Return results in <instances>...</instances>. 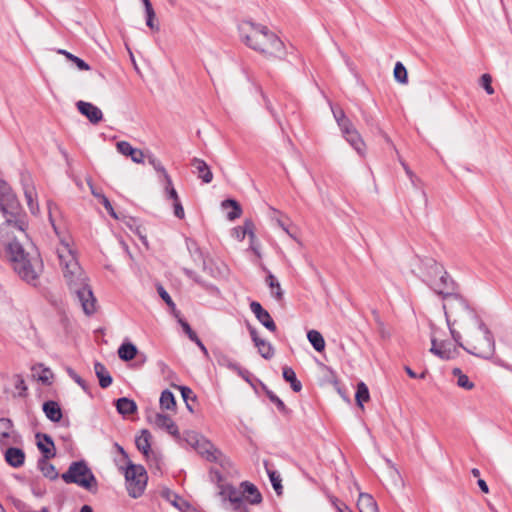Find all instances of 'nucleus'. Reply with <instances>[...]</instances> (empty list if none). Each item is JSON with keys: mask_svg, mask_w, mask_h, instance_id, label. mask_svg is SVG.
<instances>
[{"mask_svg": "<svg viewBox=\"0 0 512 512\" xmlns=\"http://www.w3.org/2000/svg\"><path fill=\"white\" fill-rule=\"evenodd\" d=\"M453 375L457 377V385L466 390H472L474 383L469 380L468 376L462 373L459 368L453 369Z\"/></svg>", "mask_w": 512, "mask_h": 512, "instance_id": "38", "label": "nucleus"}, {"mask_svg": "<svg viewBox=\"0 0 512 512\" xmlns=\"http://www.w3.org/2000/svg\"><path fill=\"white\" fill-rule=\"evenodd\" d=\"M267 397L272 403L276 405L278 410H280L281 412L286 411V405L284 404V402L272 391H267Z\"/></svg>", "mask_w": 512, "mask_h": 512, "instance_id": "51", "label": "nucleus"}, {"mask_svg": "<svg viewBox=\"0 0 512 512\" xmlns=\"http://www.w3.org/2000/svg\"><path fill=\"white\" fill-rule=\"evenodd\" d=\"M183 272L185 273V275L187 277H189L190 279L194 280L195 282L199 283V284H202V281L200 280L199 276L193 271V270H190V269H187V268H184L183 269Z\"/></svg>", "mask_w": 512, "mask_h": 512, "instance_id": "59", "label": "nucleus"}, {"mask_svg": "<svg viewBox=\"0 0 512 512\" xmlns=\"http://www.w3.org/2000/svg\"><path fill=\"white\" fill-rule=\"evenodd\" d=\"M164 181H165L164 190H165L166 198L171 199L173 202L178 201L179 197H178L177 191L175 190V188L173 186L171 177L169 175H166V179H164Z\"/></svg>", "mask_w": 512, "mask_h": 512, "instance_id": "43", "label": "nucleus"}, {"mask_svg": "<svg viewBox=\"0 0 512 512\" xmlns=\"http://www.w3.org/2000/svg\"><path fill=\"white\" fill-rule=\"evenodd\" d=\"M158 293H159L160 297L165 301V303L168 306H170L172 308L175 307V303L173 302V300L170 297L169 293L162 286L158 287Z\"/></svg>", "mask_w": 512, "mask_h": 512, "instance_id": "55", "label": "nucleus"}, {"mask_svg": "<svg viewBox=\"0 0 512 512\" xmlns=\"http://www.w3.org/2000/svg\"><path fill=\"white\" fill-rule=\"evenodd\" d=\"M71 61L78 67L79 70L88 71L90 70V66L81 58L75 56L71 58Z\"/></svg>", "mask_w": 512, "mask_h": 512, "instance_id": "58", "label": "nucleus"}, {"mask_svg": "<svg viewBox=\"0 0 512 512\" xmlns=\"http://www.w3.org/2000/svg\"><path fill=\"white\" fill-rule=\"evenodd\" d=\"M52 377V374L49 369H44L42 375L39 376V380H41L43 383L50 384V378Z\"/></svg>", "mask_w": 512, "mask_h": 512, "instance_id": "60", "label": "nucleus"}, {"mask_svg": "<svg viewBox=\"0 0 512 512\" xmlns=\"http://www.w3.org/2000/svg\"><path fill=\"white\" fill-rule=\"evenodd\" d=\"M94 371L97 378L99 379V385L101 388H107L112 384V377L102 363L95 362Z\"/></svg>", "mask_w": 512, "mask_h": 512, "instance_id": "26", "label": "nucleus"}, {"mask_svg": "<svg viewBox=\"0 0 512 512\" xmlns=\"http://www.w3.org/2000/svg\"><path fill=\"white\" fill-rule=\"evenodd\" d=\"M210 477L213 481H217L218 483L222 481V474L217 469L210 470Z\"/></svg>", "mask_w": 512, "mask_h": 512, "instance_id": "63", "label": "nucleus"}, {"mask_svg": "<svg viewBox=\"0 0 512 512\" xmlns=\"http://www.w3.org/2000/svg\"><path fill=\"white\" fill-rule=\"evenodd\" d=\"M21 184L29 210L32 214L36 215L39 212V205L36 188L31 179V176L27 173L21 174Z\"/></svg>", "mask_w": 512, "mask_h": 512, "instance_id": "12", "label": "nucleus"}, {"mask_svg": "<svg viewBox=\"0 0 512 512\" xmlns=\"http://www.w3.org/2000/svg\"><path fill=\"white\" fill-rule=\"evenodd\" d=\"M394 77L401 84H406L408 81L407 70L401 62L395 64Z\"/></svg>", "mask_w": 512, "mask_h": 512, "instance_id": "42", "label": "nucleus"}, {"mask_svg": "<svg viewBox=\"0 0 512 512\" xmlns=\"http://www.w3.org/2000/svg\"><path fill=\"white\" fill-rule=\"evenodd\" d=\"M15 436L12 420L9 418H0V446H8L10 444V438H13V442H16Z\"/></svg>", "mask_w": 512, "mask_h": 512, "instance_id": "20", "label": "nucleus"}, {"mask_svg": "<svg viewBox=\"0 0 512 512\" xmlns=\"http://www.w3.org/2000/svg\"><path fill=\"white\" fill-rule=\"evenodd\" d=\"M257 349H258V352L259 354L264 358V359H271L274 354H275V350H274V347L272 346V344L270 342H267L266 340L264 339H260L258 342H256L254 344Z\"/></svg>", "mask_w": 512, "mask_h": 512, "instance_id": "34", "label": "nucleus"}, {"mask_svg": "<svg viewBox=\"0 0 512 512\" xmlns=\"http://www.w3.org/2000/svg\"><path fill=\"white\" fill-rule=\"evenodd\" d=\"M370 399L369 389L364 382L357 384V390L355 394V400L359 407L363 408V403L368 402Z\"/></svg>", "mask_w": 512, "mask_h": 512, "instance_id": "35", "label": "nucleus"}, {"mask_svg": "<svg viewBox=\"0 0 512 512\" xmlns=\"http://www.w3.org/2000/svg\"><path fill=\"white\" fill-rule=\"evenodd\" d=\"M117 150L125 155L130 156L132 161L135 163H143L144 162V153L140 149H136L131 146V144L127 141H119L116 144Z\"/></svg>", "mask_w": 512, "mask_h": 512, "instance_id": "19", "label": "nucleus"}, {"mask_svg": "<svg viewBox=\"0 0 512 512\" xmlns=\"http://www.w3.org/2000/svg\"><path fill=\"white\" fill-rule=\"evenodd\" d=\"M241 228H242L241 235H238L239 240H243L245 238L246 234H248L251 238L255 237L254 224L251 220H246L244 222V225Z\"/></svg>", "mask_w": 512, "mask_h": 512, "instance_id": "47", "label": "nucleus"}, {"mask_svg": "<svg viewBox=\"0 0 512 512\" xmlns=\"http://www.w3.org/2000/svg\"><path fill=\"white\" fill-rule=\"evenodd\" d=\"M241 41L266 59H283L286 55L282 40L267 26L242 21L238 26Z\"/></svg>", "mask_w": 512, "mask_h": 512, "instance_id": "4", "label": "nucleus"}, {"mask_svg": "<svg viewBox=\"0 0 512 512\" xmlns=\"http://www.w3.org/2000/svg\"><path fill=\"white\" fill-rule=\"evenodd\" d=\"M146 25L154 31H159V24L155 21L156 14L152 5H147L145 8Z\"/></svg>", "mask_w": 512, "mask_h": 512, "instance_id": "41", "label": "nucleus"}, {"mask_svg": "<svg viewBox=\"0 0 512 512\" xmlns=\"http://www.w3.org/2000/svg\"><path fill=\"white\" fill-rule=\"evenodd\" d=\"M184 440L192 446L197 453L209 462H221L222 452L215 445L194 431H188L184 434Z\"/></svg>", "mask_w": 512, "mask_h": 512, "instance_id": "7", "label": "nucleus"}, {"mask_svg": "<svg viewBox=\"0 0 512 512\" xmlns=\"http://www.w3.org/2000/svg\"><path fill=\"white\" fill-rule=\"evenodd\" d=\"M191 166L195 169V173L198 174V177L201 178L204 183H210L212 181L213 174L204 160L194 157L191 160Z\"/></svg>", "mask_w": 512, "mask_h": 512, "instance_id": "21", "label": "nucleus"}, {"mask_svg": "<svg viewBox=\"0 0 512 512\" xmlns=\"http://www.w3.org/2000/svg\"><path fill=\"white\" fill-rule=\"evenodd\" d=\"M126 487L129 496L132 498L140 497L147 485V472L142 465H136L128 461L125 470Z\"/></svg>", "mask_w": 512, "mask_h": 512, "instance_id": "8", "label": "nucleus"}, {"mask_svg": "<svg viewBox=\"0 0 512 512\" xmlns=\"http://www.w3.org/2000/svg\"><path fill=\"white\" fill-rule=\"evenodd\" d=\"M151 434L148 430L144 429L141 431V434L136 437L135 444L137 449L143 453V455L148 458L151 452Z\"/></svg>", "mask_w": 512, "mask_h": 512, "instance_id": "25", "label": "nucleus"}, {"mask_svg": "<svg viewBox=\"0 0 512 512\" xmlns=\"http://www.w3.org/2000/svg\"><path fill=\"white\" fill-rule=\"evenodd\" d=\"M240 488L243 490L244 501L246 500L252 505H257L262 502V495L257 487L251 482L244 481L240 484Z\"/></svg>", "mask_w": 512, "mask_h": 512, "instance_id": "18", "label": "nucleus"}, {"mask_svg": "<svg viewBox=\"0 0 512 512\" xmlns=\"http://www.w3.org/2000/svg\"><path fill=\"white\" fill-rule=\"evenodd\" d=\"M49 459L50 458H40L38 460L37 467L46 478L55 480L58 478V472L56 471L55 466L48 462Z\"/></svg>", "mask_w": 512, "mask_h": 512, "instance_id": "29", "label": "nucleus"}, {"mask_svg": "<svg viewBox=\"0 0 512 512\" xmlns=\"http://www.w3.org/2000/svg\"><path fill=\"white\" fill-rule=\"evenodd\" d=\"M405 173L407 174V176L409 177L410 180H413V179H416V175L415 173L409 168V166L404 162V161H400Z\"/></svg>", "mask_w": 512, "mask_h": 512, "instance_id": "62", "label": "nucleus"}, {"mask_svg": "<svg viewBox=\"0 0 512 512\" xmlns=\"http://www.w3.org/2000/svg\"><path fill=\"white\" fill-rule=\"evenodd\" d=\"M14 387L17 390L19 397H24L26 395L27 386L21 375L14 376Z\"/></svg>", "mask_w": 512, "mask_h": 512, "instance_id": "46", "label": "nucleus"}, {"mask_svg": "<svg viewBox=\"0 0 512 512\" xmlns=\"http://www.w3.org/2000/svg\"><path fill=\"white\" fill-rule=\"evenodd\" d=\"M60 242L56 252L63 276L70 290L75 293L84 313L91 315L96 310V298L87 283V276L80 267L74 252L70 248L69 242L62 238Z\"/></svg>", "mask_w": 512, "mask_h": 512, "instance_id": "2", "label": "nucleus"}, {"mask_svg": "<svg viewBox=\"0 0 512 512\" xmlns=\"http://www.w3.org/2000/svg\"><path fill=\"white\" fill-rule=\"evenodd\" d=\"M61 478L65 483L76 484L91 493L98 491V481L84 460L72 462Z\"/></svg>", "mask_w": 512, "mask_h": 512, "instance_id": "6", "label": "nucleus"}, {"mask_svg": "<svg viewBox=\"0 0 512 512\" xmlns=\"http://www.w3.org/2000/svg\"><path fill=\"white\" fill-rule=\"evenodd\" d=\"M92 193L95 197H97L100 200L101 204L104 206L106 211L110 214V216H112L115 219H118V216L115 213L109 199L104 194L96 193L94 190H92Z\"/></svg>", "mask_w": 512, "mask_h": 512, "instance_id": "45", "label": "nucleus"}, {"mask_svg": "<svg viewBox=\"0 0 512 512\" xmlns=\"http://www.w3.org/2000/svg\"><path fill=\"white\" fill-rule=\"evenodd\" d=\"M457 345L476 357L490 359L495 353L492 332L470 306L452 316L448 324Z\"/></svg>", "mask_w": 512, "mask_h": 512, "instance_id": "1", "label": "nucleus"}, {"mask_svg": "<svg viewBox=\"0 0 512 512\" xmlns=\"http://www.w3.org/2000/svg\"><path fill=\"white\" fill-rule=\"evenodd\" d=\"M11 190V187L3 180H0V198L5 196Z\"/></svg>", "mask_w": 512, "mask_h": 512, "instance_id": "64", "label": "nucleus"}, {"mask_svg": "<svg viewBox=\"0 0 512 512\" xmlns=\"http://www.w3.org/2000/svg\"><path fill=\"white\" fill-rule=\"evenodd\" d=\"M266 283L269 286L271 290L272 296L278 300L281 301L283 299V290L281 288V285L279 281L276 279V277L272 273H268L266 277Z\"/></svg>", "mask_w": 512, "mask_h": 512, "instance_id": "31", "label": "nucleus"}, {"mask_svg": "<svg viewBox=\"0 0 512 512\" xmlns=\"http://www.w3.org/2000/svg\"><path fill=\"white\" fill-rule=\"evenodd\" d=\"M160 406L165 410H174L176 401L173 393L169 390H164L160 396Z\"/></svg>", "mask_w": 512, "mask_h": 512, "instance_id": "37", "label": "nucleus"}, {"mask_svg": "<svg viewBox=\"0 0 512 512\" xmlns=\"http://www.w3.org/2000/svg\"><path fill=\"white\" fill-rule=\"evenodd\" d=\"M116 409L119 414L128 416L136 412L137 405L135 401L126 397H122L116 401Z\"/></svg>", "mask_w": 512, "mask_h": 512, "instance_id": "27", "label": "nucleus"}, {"mask_svg": "<svg viewBox=\"0 0 512 512\" xmlns=\"http://www.w3.org/2000/svg\"><path fill=\"white\" fill-rule=\"evenodd\" d=\"M7 253L13 263L14 271L26 282L33 283L38 279L41 261L36 251H26L22 244L13 240L7 245Z\"/></svg>", "mask_w": 512, "mask_h": 512, "instance_id": "5", "label": "nucleus"}, {"mask_svg": "<svg viewBox=\"0 0 512 512\" xmlns=\"http://www.w3.org/2000/svg\"><path fill=\"white\" fill-rule=\"evenodd\" d=\"M332 111H333L334 117H335L339 127L341 128V131L347 127H350L352 122L346 117V115L342 109H338V110L333 109Z\"/></svg>", "mask_w": 512, "mask_h": 512, "instance_id": "44", "label": "nucleus"}, {"mask_svg": "<svg viewBox=\"0 0 512 512\" xmlns=\"http://www.w3.org/2000/svg\"><path fill=\"white\" fill-rule=\"evenodd\" d=\"M237 374H238L241 378H243L246 382L250 383V376H251V373H250L248 370H246V369H244V368L240 367V368H239V370L237 371Z\"/></svg>", "mask_w": 512, "mask_h": 512, "instance_id": "61", "label": "nucleus"}, {"mask_svg": "<svg viewBox=\"0 0 512 512\" xmlns=\"http://www.w3.org/2000/svg\"><path fill=\"white\" fill-rule=\"evenodd\" d=\"M222 207L225 209L228 207L232 208V210L230 212H228V214H227V218L229 220H235L236 218H239L241 216L242 209H241L239 203L233 199L224 200L222 202Z\"/></svg>", "mask_w": 512, "mask_h": 512, "instance_id": "36", "label": "nucleus"}, {"mask_svg": "<svg viewBox=\"0 0 512 512\" xmlns=\"http://www.w3.org/2000/svg\"><path fill=\"white\" fill-rule=\"evenodd\" d=\"M307 338L317 352H322L324 350L325 340L320 332L317 330H310L307 333Z\"/></svg>", "mask_w": 512, "mask_h": 512, "instance_id": "33", "label": "nucleus"}, {"mask_svg": "<svg viewBox=\"0 0 512 512\" xmlns=\"http://www.w3.org/2000/svg\"><path fill=\"white\" fill-rule=\"evenodd\" d=\"M5 460L13 468H19L25 462V453L20 448L10 447L5 452Z\"/></svg>", "mask_w": 512, "mask_h": 512, "instance_id": "22", "label": "nucleus"}, {"mask_svg": "<svg viewBox=\"0 0 512 512\" xmlns=\"http://www.w3.org/2000/svg\"><path fill=\"white\" fill-rule=\"evenodd\" d=\"M179 389L181 391L182 398L186 402L187 408L190 411H193L191 406L188 404L189 399H191V400L196 399V396L194 395L193 391L189 387H186V386H180Z\"/></svg>", "mask_w": 512, "mask_h": 512, "instance_id": "50", "label": "nucleus"}, {"mask_svg": "<svg viewBox=\"0 0 512 512\" xmlns=\"http://www.w3.org/2000/svg\"><path fill=\"white\" fill-rule=\"evenodd\" d=\"M264 466L266 468L267 474L269 476L270 482H271L274 490L276 491V493L278 495L281 494L282 485H281L280 475L276 471L271 470V469L268 468V462L267 461L264 462Z\"/></svg>", "mask_w": 512, "mask_h": 512, "instance_id": "39", "label": "nucleus"}, {"mask_svg": "<svg viewBox=\"0 0 512 512\" xmlns=\"http://www.w3.org/2000/svg\"><path fill=\"white\" fill-rule=\"evenodd\" d=\"M433 354L437 355L438 357H440L442 359L450 358V351L446 349V344L444 342L439 343V346L436 349V352H434Z\"/></svg>", "mask_w": 512, "mask_h": 512, "instance_id": "54", "label": "nucleus"}, {"mask_svg": "<svg viewBox=\"0 0 512 512\" xmlns=\"http://www.w3.org/2000/svg\"><path fill=\"white\" fill-rule=\"evenodd\" d=\"M67 373L79 386L84 390L87 389L86 382L72 368H67Z\"/></svg>", "mask_w": 512, "mask_h": 512, "instance_id": "56", "label": "nucleus"}, {"mask_svg": "<svg viewBox=\"0 0 512 512\" xmlns=\"http://www.w3.org/2000/svg\"><path fill=\"white\" fill-rule=\"evenodd\" d=\"M148 162L157 172H160L163 175L164 179H166V175L169 174L159 159L151 155L148 157Z\"/></svg>", "mask_w": 512, "mask_h": 512, "instance_id": "49", "label": "nucleus"}, {"mask_svg": "<svg viewBox=\"0 0 512 512\" xmlns=\"http://www.w3.org/2000/svg\"><path fill=\"white\" fill-rule=\"evenodd\" d=\"M480 85L484 88L487 94H494V88L492 86V77L489 74H483L481 76Z\"/></svg>", "mask_w": 512, "mask_h": 512, "instance_id": "48", "label": "nucleus"}, {"mask_svg": "<svg viewBox=\"0 0 512 512\" xmlns=\"http://www.w3.org/2000/svg\"><path fill=\"white\" fill-rule=\"evenodd\" d=\"M137 348L132 343H123L118 349V356L123 361H130L135 358Z\"/></svg>", "mask_w": 512, "mask_h": 512, "instance_id": "32", "label": "nucleus"}, {"mask_svg": "<svg viewBox=\"0 0 512 512\" xmlns=\"http://www.w3.org/2000/svg\"><path fill=\"white\" fill-rule=\"evenodd\" d=\"M161 495L179 510H184L185 508L190 509V504L188 502L169 489H164L161 492Z\"/></svg>", "mask_w": 512, "mask_h": 512, "instance_id": "28", "label": "nucleus"}, {"mask_svg": "<svg viewBox=\"0 0 512 512\" xmlns=\"http://www.w3.org/2000/svg\"><path fill=\"white\" fill-rule=\"evenodd\" d=\"M427 271L423 281L438 295L443 297V310L447 324L452 316L469 307L468 302L457 292L458 286L444 267L435 260L426 262Z\"/></svg>", "mask_w": 512, "mask_h": 512, "instance_id": "3", "label": "nucleus"}, {"mask_svg": "<svg viewBox=\"0 0 512 512\" xmlns=\"http://www.w3.org/2000/svg\"><path fill=\"white\" fill-rule=\"evenodd\" d=\"M21 184L29 210L32 214L36 215L39 212V205L36 188L31 179V176L27 173L21 174Z\"/></svg>", "mask_w": 512, "mask_h": 512, "instance_id": "11", "label": "nucleus"}, {"mask_svg": "<svg viewBox=\"0 0 512 512\" xmlns=\"http://www.w3.org/2000/svg\"><path fill=\"white\" fill-rule=\"evenodd\" d=\"M173 208H174V215L177 218L183 219L185 217L184 208H183L180 200L173 202Z\"/></svg>", "mask_w": 512, "mask_h": 512, "instance_id": "57", "label": "nucleus"}, {"mask_svg": "<svg viewBox=\"0 0 512 512\" xmlns=\"http://www.w3.org/2000/svg\"><path fill=\"white\" fill-rule=\"evenodd\" d=\"M357 506L360 512H379L376 501L367 493H360Z\"/></svg>", "mask_w": 512, "mask_h": 512, "instance_id": "24", "label": "nucleus"}, {"mask_svg": "<svg viewBox=\"0 0 512 512\" xmlns=\"http://www.w3.org/2000/svg\"><path fill=\"white\" fill-rule=\"evenodd\" d=\"M49 222L51 223L54 232L60 237V227L56 224L55 216L59 212L58 206L52 201L47 202Z\"/></svg>", "mask_w": 512, "mask_h": 512, "instance_id": "40", "label": "nucleus"}, {"mask_svg": "<svg viewBox=\"0 0 512 512\" xmlns=\"http://www.w3.org/2000/svg\"><path fill=\"white\" fill-rule=\"evenodd\" d=\"M282 375L286 382L290 383L291 389L294 392H300L302 389L301 382L297 379L295 371L289 367L285 366L282 369Z\"/></svg>", "mask_w": 512, "mask_h": 512, "instance_id": "30", "label": "nucleus"}, {"mask_svg": "<svg viewBox=\"0 0 512 512\" xmlns=\"http://www.w3.org/2000/svg\"><path fill=\"white\" fill-rule=\"evenodd\" d=\"M43 412L52 422H59L62 419V410L56 401L49 400L43 403Z\"/></svg>", "mask_w": 512, "mask_h": 512, "instance_id": "23", "label": "nucleus"}, {"mask_svg": "<svg viewBox=\"0 0 512 512\" xmlns=\"http://www.w3.org/2000/svg\"><path fill=\"white\" fill-rule=\"evenodd\" d=\"M149 421L153 423L156 427L160 429L166 430L169 434L174 437H179V430L175 422L168 415L155 413L152 416H149Z\"/></svg>", "mask_w": 512, "mask_h": 512, "instance_id": "14", "label": "nucleus"}, {"mask_svg": "<svg viewBox=\"0 0 512 512\" xmlns=\"http://www.w3.org/2000/svg\"><path fill=\"white\" fill-rule=\"evenodd\" d=\"M11 503L13 504V506H14V507L19 511V512H31V511L29 510L28 505H27L24 501H22V500H20V499H18V498H14V497H12V498H11Z\"/></svg>", "mask_w": 512, "mask_h": 512, "instance_id": "53", "label": "nucleus"}, {"mask_svg": "<svg viewBox=\"0 0 512 512\" xmlns=\"http://www.w3.org/2000/svg\"><path fill=\"white\" fill-rule=\"evenodd\" d=\"M179 323L183 329V331L185 332V334L188 336V338L193 341L194 339H196L198 336L197 334L192 330L191 326L188 324V322H186L185 320L183 319H179Z\"/></svg>", "mask_w": 512, "mask_h": 512, "instance_id": "52", "label": "nucleus"}, {"mask_svg": "<svg viewBox=\"0 0 512 512\" xmlns=\"http://www.w3.org/2000/svg\"><path fill=\"white\" fill-rule=\"evenodd\" d=\"M220 492L224 500H228L237 512H247L248 508L244 502L243 490L234 487L233 485H219Z\"/></svg>", "mask_w": 512, "mask_h": 512, "instance_id": "9", "label": "nucleus"}, {"mask_svg": "<svg viewBox=\"0 0 512 512\" xmlns=\"http://www.w3.org/2000/svg\"><path fill=\"white\" fill-rule=\"evenodd\" d=\"M250 309L254 313L257 320L270 332H275L277 330L276 324L269 312L265 310L262 305L257 301H252L250 303Z\"/></svg>", "mask_w": 512, "mask_h": 512, "instance_id": "13", "label": "nucleus"}, {"mask_svg": "<svg viewBox=\"0 0 512 512\" xmlns=\"http://www.w3.org/2000/svg\"><path fill=\"white\" fill-rule=\"evenodd\" d=\"M0 210L8 223H12L20 212V204L12 189L0 198Z\"/></svg>", "mask_w": 512, "mask_h": 512, "instance_id": "10", "label": "nucleus"}, {"mask_svg": "<svg viewBox=\"0 0 512 512\" xmlns=\"http://www.w3.org/2000/svg\"><path fill=\"white\" fill-rule=\"evenodd\" d=\"M36 438L39 439L37 446L42 453L41 458H53L56 455L55 445L52 438L47 434H36Z\"/></svg>", "mask_w": 512, "mask_h": 512, "instance_id": "17", "label": "nucleus"}, {"mask_svg": "<svg viewBox=\"0 0 512 512\" xmlns=\"http://www.w3.org/2000/svg\"><path fill=\"white\" fill-rule=\"evenodd\" d=\"M79 112L87 117L93 124L99 123L103 118L102 111L95 105L85 101H78L76 104Z\"/></svg>", "mask_w": 512, "mask_h": 512, "instance_id": "15", "label": "nucleus"}, {"mask_svg": "<svg viewBox=\"0 0 512 512\" xmlns=\"http://www.w3.org/2000/svg\"><path fill=\"white\" fill-rule=\"evenodd\" d=\"M342 133L350 145L357 151V153L363 155L365 151V143L358 131L355 129L354 125L351 124L350 127L342 130Z\"/></svg>", "mask_w": 512, "mask_h": 512, "instance_id": "16", "label": "nucleus"}]
</instances>
